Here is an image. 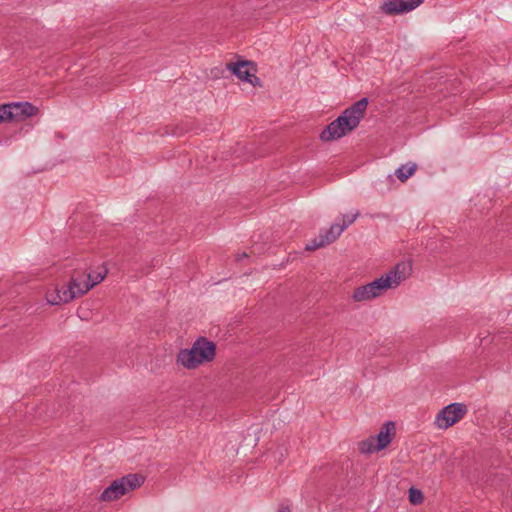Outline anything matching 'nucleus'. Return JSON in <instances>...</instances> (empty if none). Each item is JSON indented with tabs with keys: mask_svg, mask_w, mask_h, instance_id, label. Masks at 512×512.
<instances>
[{
	"mask_svg": "<svg viewBox=\"0 0 512 512\" xmlns=\"http://www.w3.org/2000/svg\"><path fill=\"white\" fill-rule=\"evenodd\" d=\"M367 106L368 99L363 97L346 108L320 133V139L323 142L335 141L356 129L365 116Z\"/></svg>",
	"mask_w": 512,
	"mask_h": 512,
	"instance_id": "f257e3e1",
	"label": "nucleus"
},
{
	"mask_svg": "<svg viewBox=\"0 0 512 512\" xmlns=\"http://www.w3.org/2000/svg\"><path fill=\"white\" fill-rule=\"evenodd\" d=\"M216 354V344L205 337H198L192 347L181 349L177 355V363L187 369H194L199 365L210 362Z\"/></svg>",
	"mask_w": 512,
	"mask_h": 512,
	"instance_id": "f03ea898",
	"label": "nucleus"
},
{
	"mask_svg": "<svg viewBox=\"0 0 512 512\" xmlns=\"http://www.w3.org/2000/svg\"><path fill=\"white\" fill-rule=\"evenodd\" d=\"M144 482V477L140 474H128L111 482L99 496L103 502L118 500L121 496L140 487Z\"/></svg>",
	"mask_w": 512,
	"mask_h": 512,
	"instance_id": "7ed1b4c3",
	"label": "nucleus"
},
{
	"mask_svg": "<svg viewBox=\"0 0 512 512\" xmlns=\"http://www.w3.org/2000/svg\"><path fill=\"white\" fill-rule=\"evenodd\" d=\"M396 435L395 422L387 421L380 428L376 436H370L359 443V450L363 454H371L385 449Z\"/></svg>",
	"mask_w": 512,
	"mask_h": 512,
	"instance_id": "20e7f679",
	"label": "nucleus"
},
{
	"mask_svg": "<svg viewBox=\"0 0 512 512\" xmlns=\"http://www.w3.org/2000/svg\"><path fill=\"white\" fill-rule=\"evenodd\" d=\"M82 289L81 282L72 277L69 283L62 286L55 285L53 289L48 290L46 300L50 305L69 303L76 297L83 295L80 294Z\"/></svg>",
	"mask_w": 512,
	"mask_h": 512,
	"instance_id": "39448f33",
	"label": "nucleus"
},
{
	"mask_svg": "<svg viewBox=\"0 0 512 512\" xmlns=\"http://www.w3.org/2000/svg\"><path fill=\"white\" fill-rule=\"evenodd\" d=\"M390 288V278L383 277L375 279L374 281L365 285L357 287L352 295L355 302H362L374 299Z\"/></svg>",
	"mask_w": 512,
	"mask_h": 512,
	"instance_id": "423d86ee",
	"label": "nucleus"
},
{
	"mask_svg": "<svg viewBox=\"0 0 512 512\" xmlns=\"http://www.w3.org/2000/svg\"><path fill=\"white\" fill-rule=\"evenodd\" d=\"M467 413L463 403H451L445 406L436 416L435 423L441 429H447L459 422Z\"/></svg>",
	"mask_w": 512,
	"mask_h": 512,
	"instance_id": "0eeeda50",
	"label": "nucleus"
},
{
	"mask_svg": "<svg viewBox=\"0 0 512 512\" xmlns=\"http://www.w3.org/2000/svg\"><path fill=\"white\" fill-rule=\"evenodd\" d=\"M227 69L231 71L240 80L250 83L251 85L261 86L260 79L254 74L256 72L255 65L246 60L238 61L236 63H227Z\"/></svg>",
	"mask_w": 512,
	"mask_h": 512,
	"instance_id": "6e6552de",
	"label": "nucleus"
},
{
	"mask_svg": "<svg viewBox=\"0 0 512 512\" xmlns=\"http://www.w3.org/2000/svg\"><path fill=\"white\" fill-rule=\"evenodd\" d=\"M345 230V226H341L340 223H335L331 225V227L324 232H320V234L312 239L309 243L306 244L305 249L307 251H314L316 249L322 248L326 245L333 243Z\"/></svg>",
	"mask_w": 512,
	"mask_h": 512,
	"instance_id": "1a4fd4ad",
	"label": "nucleus"
},
{
	"mask_svg": "<svg viewBox=\"0 0 512 512\" xmlns=\"http://www.w3.org/2000/svg\"><path fill=\"white\" fill-rule=\"evenodd\" d=\"M424 0H387L381 5V11L387 15H398L410 12Z\"/></svg>",
	"mask_w": 512,
	"mask_h": 512,
	"instance_id": "9d476101",
	"label": "nucleus"
},
{
	"mask_svg": "<svg viewBox=\"0 0 512 512\" xmlns=\"http://www.w3.org/2000/svg\"><path fill=\"white\" fill-rule=\"evenodd\" d=\"M13 121H23L28 117L34 116L38 108L29 102H15L9 103Z\"/></svg>",
	"mask_w": 512,
	"mask_h": 512,
	"instance_id": "9b49d317",
	"label": "nucleus"
},
{
	"mask_svg": "<svg viewBox=\"0 0 512 512\" xmlns=\"http://www.w3.org/2000/svg\"><path fill=\"white\" fill-rule=\"evenodd\" d=\"M411 271V266L408 263H398L393 270L384 275L383 277L390 278V288L397 287L403 280L406 279Z\"/></svg>",
	"mask_w": 512,
	"mask_h": 512,
	"instance_id": "f8f14e48",
	"label": "nucleus"
},
{
	"mask_svg": "<svg viewBox=\"0 0 512 512\" xmlns=\"http://www.w3.org/2000/svg\"><path fill=\"white\" fill-rule=\"evenodd\" d=\"M107 269H104L103 272H98L96 275H87V280L81 282V285L83 287L82 290H80V294L87 293L91 288H93L95 285L99 284L101 281H103L107 275Z\"/></svg>",
	"mask_w": 512,
	"mask_h": 512,
	"instance_id": "ddd939ff",
	"label": "nucleus"
},
{
	"mask_svg": "<svg viewBox=\"0 0 512 512\" xmlns=\"http://www.w3.org/2000/svg\"><path fill=\"white\" fill-rule=\"evenodd\" d=\"M417 169L416 164L402 165L396 171L395 175L401 182H405L410 176L414 174Z\"/></svg>",
	"mask_w": 512,
	"mask_h": 512,
	"instance_id": "4468645a",
	"label": "nucleus"
},
{
	"mask_svg": "<svg viewBox=\"0 0 512 512\" xmlns=\"http://www.w3.org/2000/svg\"><path fill=\"white\" fill-rule=\"evenodd\" d=\"M423 499H424L423 493L419 489H416L414 487H411L409 489V501L412 504H414V505L421 504L423 502Z\"/></svg>",
	"mask_w": 512,
	"mask_h": 512,
	"instance_id": "2eb2a0df",
	"label": "nucleus"
},
{
	"mask_svg": "<svg viewBox=\"0 0 512 512\" xmlns=\"http://www.w3.org/2000/svg\"><path fill=\"white\" fill-rule=\"evenodd\" d=\"M11 113L12 111L9 103L0 105V122L5 120L13 121V115Z\"/></svg>",
	"mask_w": 512,
	"mask_h": 512,
	"instance_id": "dca6fc26",
	"label": "nucleus"
},
{
	"mask_svg": "<svg viewBox=\"0 0 512 512\" xmlns=\"http://www.w3.org/2000/svg\"><path fill=\"white\" fill-rule=\"evenodd\" d=\"M487 482H490L492 486H502L504 484V477L503 475L496 474H490L488 476Z\"/></svg>",
	"mask_w": 512,
	"mask_h": 512,
	"instance_id": "f3484780",
	"label": "nucleus"
},
{
	"mask_svg": "<svg viewBox=\"0 0 512 512\" xmlns=\"http://www.w3.org/2000/svg\"><path fill=\"white\" fill-rule=\"evenodd\" d=\"M359 214L360 213L357 211L355 214H352V215H348V214L342 215V224H340V225L345 226V229H346L349 225H351L357 219Z\"/></svg>",
	"mask_w": 512,
	"mask_h": 512,
	"instance_id": "a211bd4d",
	"label": "nucleus"
},
{
	"mask_svg": "<svg viewBox=\"0 0 512 512\" xmlns=\"http://www.w3.org/2000/svg\"><path fill=\"white\" fill-rule=\"evenodd\" d=\"M278 512H291V509L288 505L281 504L279 506Z\"/></svg>",
	"mask_w": 512,
	"mask_h": 512,
	"instance_id": "6ab92c4d",
	"label": "nucleus"
},
{
	"mask_svg": "<svg viewBox=\"0 0 512 512\" xmlns=\"http://www.w3.org/2000/svg\"><path fill=\"white\" fill-rule=\"evenodd\" d=\"M249 255L246 253V252H243L242 254H238L237 257H236V261H240L242 260L243 258H246L248 257Z\"/></svg>",
	"mask_w": 512,
	"mask_h": 512,
	"instance_id": "aec40b11",
	"label": "nucleus"
}]
</instances>
